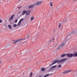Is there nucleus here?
Wrapping results in <instances>:
<instances>
[{
	"label": "nucleus",
	"instance_id": "f257e3e1",
	"mask_svg": "<svg viewBox=\"0 0 77 77\" xmlns=\"http://www.w3.org/2000/svg\"><path fill=\"white\" fill-rule=\"evenodd\" d=\"M67 60V58H65L60 60H59V59H58L55 60L53 63L54 64L56 63L57 62H58V63H59L60 62H64V61L66 60Z\"/></svg>",
	"mask_w": 77,
	"mask_h": 77
},
{
	"label": "nucleus",
	"instance_id": "f03ea898",
	"mask_svg": "<svg viewBox=\"0 0 77 77\" xmlns=\"http://www.w3.org/2000/svg\"><path fill=\"white\" fill-rule=\"evenodd\" d=\"M74 57H77V52L75 51L74 53V54H67V56L68 57H72L74 56Z\"/></svg>",
	"mask_w": 77,
	"mask_h": 77
},
{
	"label": "nucleus",
	"instance_id": "7ed1b4c3",
	"mask_svg": "<svg viewBox=\"0 0 77 77\" xmlns=\"http://www.w3.org/2000/svg\"><path fill=\"white\" fill-rule=\"evenodd\" d=\"M66 42V41L65 42V41H64V42L62 43L61 44V45L59 46L60 49H61V48H63V45H65V43Z\"/></svg>",
	"mask_w": 77,
	"mask_h": 77
},
{
	"label": "nucleus",
	"instance_id": "20e7f679",
	"mask_svg": "<svg viewBox=\"0 0 77 77\" xmlns=\"http://www.w3.org/2000/svg\"><path fill=\"white\" fill-rule=\"evenodd\" d=\"M56 66H57V65H55V66H52L49 69H48V71L49 72H50V71H51V70H52V69H53L54 68H56Z\"/></svg>",
	"mask_w": 77,
	"mask_h": 77
},
{
	"label": "nucleus",
	"instance_id": "39448f33",
	"mask_svg": "<svg viewBox=\"0 0 77 77\" xmlns=\"http://www.w3.org/2000/svg\"><path fill=\"white\" fill-rule=\"evenodd\" d=\"M23 39H17V40H15V42H13V44H17V43H18V42H19V41H20L23 40Z\"/></svg>",
	"mask_w": 77,
	"mask_h": 77
},
{
	"label": "nucleus",
	"instance_id": "423d86ee",
	"mask_svg": "<svg viewBox=\"0 0 77 77\" xmlns=\"http://www.w3.org/2000/svg\"><path fill=\"white\" fill-rule=\"evenodd\" d=\"M23 39H17V40H15V42H13V44H17V43H18V42H19V41H20L23 40Z\"/></svg>",
	"mask_w": 77,
	"mask_h": 77
},
{
	"label": "nucleus",
	"instance_id": "0eeeda50",
	"mask_svg": "<svg viewBox=\"0 0 77 77\" xmlns=\"http://www.w3.org/2000/svg\"><path fill=\"white\" fill-rule=\"evenodd\" d=\"M14 15H12L11 17H10V19H9V22H11L12 21V20L14 18Z\"/></svg>",
	"mask_w": 77,
	"mask_h": 77
},
{
	"label": "nucleus",
	"instance_id": "6e6552de",
	"mask_svg": "<svg viewBox=\"0 0 77 77\" xmlns=\"http://www.w3.org/2000/svg\"><path fill=\"white\" fill-rule=\"evenodd\" d=\"M71 71V70L69 71V70H66L64 72H63V74H66V73H68V72H70Z\"/></svg>",
	"mask_w": 77,
	"mask_h": 77
},
{
	"label": "nucleus",
	"instance_id": "1a4fd4ad",
	"mask_svg": "<svg viewBox=\"0 0 77 77\" xmlns=\"http://www.w3.org/2000/svg\"><path fill=\"white\" fill-rule=\"evenodd\" d=\"M31 12V11L30 10H28L26 11V15H29L30 14V13Z\"/></svg>",
	"mask_w": 77,
	"mask_h": 77
},
{
	"label": "nucleus",
	"instance_id": "9d476101",
	"mask_svg": "<svg viewBox=\"0 0 77 77\" xmlns=\"http://www.w3.org/2000/svg\"><path fill=\"white\" fill-rule=\"evenodd\" d=\"M42 3V1L38 2L36 4V6H39V5H40Z\"/></svg>",
	"mask_w": 77,
	"mask_h": 77
},
{
	"label": "nucleus",
	"instance_id": "9b49d317",
	"mask_svg": "<svg viewBox=\"0 0 77 77\" xmlns=\"http://www.w3.org/2000/svg\"><path fill=\"white\" fill-rule=\"evenodd\" d=\"M67 54H63L61 56V57H65V56L66 55H67Z\"/></svg>",
	"mask_w": 77,
	"mask_h": 77
},
{
	"label": "nucleus",
	"instance_id": "f8f14e48",
	"mask_svg": "<svg viewBox=\"0 0 77 77\" xmlns=\"http://www.w3.org/2000/svg\"><path fill=\"white\" fill-rule=\"evenodd\" d=\"M72 33H72V32H70V33H69V34L67 35V36L66 38L65 39V41H66V38H68V36H70V35H71V34H72Z\"/></svg>",
	"mask_w": 77,
	"mask_h": 77
},
{
	"label": "nucleus",
	"instance_id": "ddd939ff",
	"mask_svg": "<svg viewBox=\"0 0 77 77\" xmlns=\"http://www.w3.org/2000/svg\"><path fill=\"white\" fill-rule=\"evenodd\" d=\"M77 33V28L75 29L73 32H72V33Z\"/></svg>",
	"mask_w": 77,
	"mask_h": 77
},
{
	"label": "nucleus",
	"instance_id": "4468645a",
	"mask_svg": "<svg viewBox=\"0 0 77 77\" xmlns=\"http://www.w3.org/2000/svg\"><path fill=\"white\" fill-rule=\"evenodd\" d=\"M41 70L42 71H45V69L44 67L42 68H41Z\"/></svg>",
	"mask_w": 77,
	"mask_h": 77
},
{
	"label": "nucleus",
	"instance_id": "2eb2a0df",
	"mask_svg": "<svg viewBox=\"0 0 77 77\" xmlns=\"http://www.w3.org/2000/svg\"><path fill=\"white\" fill-rule=\"evenodd\" d=\"M26 12H27V11H26L24 10V11H23V13H22V15H24V14H26Z\"/></svg>",
	"mask_w": 77,
	"mask_h": 77
},
{
	"label": "nucleus",
	"instance_id": "dca6fc26",
	"mask_svg": "<svg viewBox=\"0 0 77 77\" xmlns=\"http://www.w3.org/2000/svg\"><path fill=\"white\" fill-rule=\"evenodd\" d=\"M35 6L34 5H31L29 6V8H33Z\"/></svg>",
	"mask_w": 77,
	"mask_h": 77
},
{
	"label": "nucleus",
	"instance_id": "f3484780",
	"mask_svg": "<svg viewBox=\"0 0 77 77\" xmlns=\"http://www.w3.org/2000/svg\"><path fill=\"white\" fill-rule=\"evenodd\" d=\"M24 20V19L22 18L19 21V23H21V22L23 21V20Z\"/></svg>",
	"mask_w": 77,
	"mask_h": 77
},
{
	"label": "nucleus",
	"instance_id": "a211bd4d",
	"mask_svg": "<svg viewBox=\"0 0 77 77\" xmlns=\"http://www.w3.org/2000/svg\"><path fill=\"white\" fill-rule=\"evenodd\" d=\"M8 27L10 29H12V28H11V25H8Z\"/></svg>",
	"mask_w": 77,
	"mask_h": 77
},
{
	"label": "nucleus",
	"instance_id": "6ab92c4d",
	"mask_svg": "<svg viewBox=\"0 0 77 77\" xmlns=\"http://www.w3.org/2000/svg\"><path fill=\"white\" fill-rule=\"evenodd\" d=\"M34 19V17H31V21H33V20Z\"/></svg>",
	"mask_w": 77,
	"mask_h": 77
},
{
	"label": "nucleus",
	"instance_id": "aec40b11",
	"mask_svg": "<svg viewBox=\"0 0 77 77\" xmlns=\"http://www.w3.org/2000/svg\"><path fill=\"white\" fill-rule=\"evenodd\" d=\"M17 26V24H14L13 25V26L14 27H16Z\"/></svg>",
	"mask_w": 77,
	"mask_h": 77
},
{
	"label": "nucleus",
	"instance_id": "412c9836",
	"mask_svg": "<svg viewBox=\"0 0 77 77\" xmlns=\"http://www.w3.org/2000/svg\"><path fill=\"white\" fill-rule=\"evenodd\" d=\"M50 5L51 6H53V3H52V2H50Z\"/></svg>",
	"mask_w": 77,
	"mask_h": 77
},
{
	"label": "nucleus",
	"instance_id": "4be33fe9",
	"mask_svg": "<svg viewBox=\"0 0 77 77\" xmlns=\"http://www.w3.org/2000/svg\"><path fill=\"white\" fill-rule=\"evenodd\" d=\"M32 74H33L32 72H31L30 74V77H32Z\"/></svg>",
	"mask_w": 77,
	"mask_h": 77
},
{
	"label": "nucleus",
	"instance_id": "5701e85b",
	"mask_svg": "<svg viewBox=\"0 0 77 77\" xmlns=\"http://www.w3.org/2000/svg\"><path fill=\"white\" fill-rule=\"evenodd\" d=\"M20 24H21V23H20V22H18V23L17 25V26H20Z\"/></svg>",
	"mask_w": 77,
	"mask_h": 77
},
{
	"label": "nucleus",
	"instance_id": "b1692460",
	"mask_svg": "<svg viewBox=\"0 0 77 77\" xmlns=\"http://www.w3.org/2000/svg\"><path fill=\"white\" fill-rule=\"evenodd\" d=\"M59 28H60V26H61V23H59Z\"/></svg>",
	"mask_w": 77,
	"mask_h": 77
},
{
	"label": "nucleus",
	"instance_id": "393cba45",
	"mask_svg": "<svg viewBox=\"0 0 77 77\" xmlns=\"http://www.w3.org/2000/svg\"><path fill=\"white\" fill-rule=\"evenodd\" d=\"M54 63H53L52 64L50 65L49 66L50 67V66H52L53 65H54Z\"/></svg>",
	"mask_w": 77,
	"mask_h": 77
},
{
	"label": "nucleus",
	"instance_id": "a878e982",
	"mask_svg": "<svg viewBox=\"0 0 77 77\" xmlns=\"http://www.w3.org/2000/svg\"><path fill=\"white\" fill-rule=\"evenodd\" d=\"M58 68H61V67H62V66H61V65H58Z\"/></svg>",
	"mask_w": 77,
	"mask_h": 77
},
{
	"label": "nucleus",
	"instance_id": "bb28decb",
	"mask_svg": "<svg viewBox=\"0 0 77 77\" xmlns=\"http://www.w3.org/2000/svg\"><path fill=\"white\" fill-rule=\"evenodd\" d=\"M49 75H50V74H47L46 75H45L46 77H47V76H49Z\"/></svg>",
	"mask_w": 77,
	"mask_h": 77
},
{
	"label": "nucleus",
	"instance_id": "cd10ccee",
	"mask_svg": "<svg viewBox=\"0 0 77 77\" xmlns=\"http://www.w3.org/2000/svg\"><path fill=\"white\" fill-rule=\"evenodd\" d=\"M3 22V21L1 20L0 18V23H2Z\"/></svg>",
	"mask_w": 77,
	"mask_h": 77
},
{
	"label": "nucleus",
	"instance_id": "c85d7f7f",
	"mask_svg": "<svg viewBox=\"0 0 77 77\" xmlns=\"http://www.w3.org/2000/svg\"><path fill=\"white\" fill-rule=\"evenodd\" d=\"M18 21V19H17L15 21V23H17V21Z\"/></svg>",
	"mask_w": 77,
	"mask_h": 77
},
{
	"label": "nucleus",
	"instance_id": "c756f323",
	"mask_svg": "<svg viewBox=\"0 0 77 77\" xmlns=\"http://www.w3.org/2000/svg\"><path fill=\"white\" fill-rule=\"evenodd\" d=\"M22 8V6H20V7H19L18 8L19 9H20V8Z\"/></svg>",
	"mask_w": 77,
	"mask_h": 77
},
{
	"label": "nucleus",
	"instance_id": "7c9ffc66",
	"mask_svg": "<svg viewBox=\"0 0 77 77\" xmlns=\"http://www.w3.org/2000/svg\"><path fill=\"white\" fill-rule=\"evenodd\" d=\"M38 77H42V75H40Z\"/></svg>",
	"mask_w": 77,
	"mask_h": 77
},
{
	"label": "nucleus",
	"instance_id": "2f4dec72",
	"mask_svg": "<svg viewBox=\"0 0 77 77\" xmlns=\"http://www.w3.org/2000/svg\"><path fill=\"white\" fill-rule=\"evenodd\" d=\"M54 38H53L52 40V41H54Z\"/></svg>",
	"mask_w": 77,
	"mask_h": 77
},
{
	"label": "nucleus",
	"instance_id": "473e14b6",
	"mask_svg": "<svg viewBox=\"0 0 77 77\" xmlns=\"http://www.w3.org/2000/svg\"><path fill=\"white\" fill-rule=\"evenodd\" d=\"M57 48V49H60V47H58Z\"/></svg>",
	"mask_w": 77,
	"mask_h": 77
},
{
	"label": "nucleus",
	"instance_id": "72a5a7b5",
	"mask_svg": "<svg viewBox=\"0 0 77 77\" xmlns=\"http://www.w3.org/2000/svg\"><path fill=\"white\" fill-rule=\"evenodd\" d=\"M75 1H77V0H74L73 1V2H75Z\"/></svg>",
	"mask_w": 77,
	"mask_h": 77
},
{
	"label": "nucleus",
	"instance_id": "f704fd0d",
	"mask_svg": "<svg viewBox=\"0 0 77 77\" xmlns=\"http://www.w3.org/2000/svg\"><path fill=\"white\" fill-rule=\"evenodd\" d=\"M1 63H2V62L0 61V65H1Z\"/></svg>",
	"mask_w": 77,
	"mask_h": 77
},
{
	"label": "nucleus",
	"instance_id": "c9c22d12",
	"mask_svg": "<svg viewBox=\"0 0 77 77\" xmlns=\"http://www.w3.org/2000/svg\"><path fill=\"white\" fill-rule=\"evenodd\" d=\"M13 42H15V40H13Z\"/></svg>",
	"mask_w": 77,
	"mask_h": 77
},
{
	"label": "nucleus",
	"instance_id": "e433bc0d",
	"mask_svg": "<svg viewBox=\"0 0 77 77\" xmlns=\"http://www.w3.org/2000/svg\"><path fill=\"white\" fill-rule=\"evenodd\" d=\"M21 11L19 12V13L20 14V13H21Z\"/></svg>",
	"mask_w": 77,
	"mask_h": 77
},
{
	"label": "nucleus",
	"instance_id": "4c0bfd02",
	"mask_svg": "<svg viewBox=\"0 0 77 77\" xmlns=\"http://www.w3.org/2000/svg\"><path fill=\"white\" fill-rule=\"evenodd\" d=\"M44 77H47V76H46V75H45Z\"/></svg>",
	"mask_w": 77,
	"mask_h": 77
},
{
	"label": "nucleus",
	"instance_id": "58836bf2",
	"mask_svg": "<svg viewBox=\"0 0 77 77\" xmlns=\"http://www.w3.org/2000/svg\"><path fill=\"white\" fill-rule=\"evenodd\" d=\"M64 22H66V20L64 21Z\"/></svg>",
	"mask_w": 77,
	"mask_h": 77
},
{
	"label": "nucleus",
	"instance_id": "ea45409f",
	"mask_svg": "<svg viewBox=\"0 0 77 77\" xmlns=\"http://www.w3.org/2000/svg\"><path fill=\"white\" fill-rule=\"evenodd\" d=\"M23 42V43H24V42Z\"/></svg>",
	"mask_w": 77,
	"mask_h": 77
},
{
	"label": "nucleus",
	"instance_id": "a19ab883",
	"mask_svg": "<svg viewBox=\"0 0 77 77\" xmlns=\"http://www.w3.org/2000/svg\"><path fill=\"white\" fill-rule=\"evenodd\" d=\"M28 38V37H27L26 38Z\"/></svg>",
	"mask_w": 77,
	"mask_h": 77
},
{
	"label": "nucleus",
	"instance_id": "79ce46f5",
	"mask_svg": "<svg viewBox=\"0 0 77 77\" xmlns=\"http://www.w3.org/2000/svg\"><path fill=\"white\" fill-rule=\"evenodd\" d=\"M66 41H68V40H67Z\"/></svg>",
	"mask_w": 77,
	"mask_h": 77
}]
</instances>
